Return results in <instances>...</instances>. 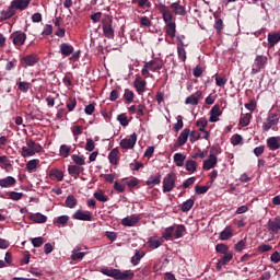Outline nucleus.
<instances>
[{
    "instance_id": "7",
    "label": "nucleus",
    "mask_w": 280,
    "mask_h": 280,
    "mask_svg": "<svg viewBox=\"0 0 280 280\" xmlns=\"http://www.w3.org/2000/svg\"><path fill=\"white\" fill-rule=\"evenodd\" d=\"M10 40L13 43L14 47H23L25 40H27V34L21 31H15L10 35Z\"/></svg>"
},
{
    "instance_id": "19",
    "label": "nucleus",
    "mask_w": 280,
    "mask_h": 280,
    "mask_svg": "<svg viewBox=\"0 0 280 280\" xmlns=\"http://www.w3.org/2000/svg\"><path fill=\"white\" fill-rule=\"evenodd\" d=\"M147 85H148V82H145V80L136 78V80L133 81V86L139 95H141L142 93H145Z\"/></svg>"
},
{
    "instance_id": "12",
    "label": "nucleus",
    "mask_w": 280,
    "mask_h": 280,
    "mask_svg": "<svg viewBox=\"0 0 280 280\" xmlns=\"http://www.w3.org/2000/svg\"><path fill=\"white\" fill-rule=\"evenodd\" d=\"M279 124V114L277 113H269L267 117V122H264L262 130L268 132L272 126H277Z\"/></svg>"
},
{
    "instance_id": "58",
    "label": "nucleus",
    "mask_w": 280,
    "mask_h": 280,
    "mask_svg": "<svg viewBox=\"0 0 280 280\" xmlns=\"http://www.w3.org/2000/svg\"><path fill=\"white\" fill-rule=\"evenodd\" d=\"M117 121H119L120 126H128V124H130V121L128 120V116H126V114H120L117 116Z\"/></svg>"
},
{
    "instance_id": "55",
    "label": "nucleus",
    "mask_w": 280,
    "mask_h": 280,
    "mask_svg": "<svg viewBox=\"0 0 280 280\" xmlns=\"http://www.w3.org/2000/svg\"><path fill=\"white\" fill-rule=\"evenodd\" d=\"M8 196L10 200L19 201L23 198V192L9 191Z\"/></svg>"
},
{
    "instance_id": "44",
    "label": "nucleus",
    "mask_w": 280,
    "mask_h": 280,
    "mask_svg": "<svg viewBox=\"0 0 280 280\" xmlns=\"http://www.w3.org/2000/svg\"><path fill=\"white\" fill-rule=\"evenodd\" d=\"M231 143H232V145H243L244 138H242V135L236 133V135L232 136Z\"/></svg>"
},
{
    "instance_id": "60",
    "label": "nucleus",
    "mask_w": 280,
    "mask_h": 280,
    "mask_svg": "<svg viewBox=\"0 0 280 280\" xmlns=\"http://www.w3.org/2000/svg\"><path fill=\"white\" fill-rule=\"evenodd\" d=\"M190 143H196L200 139V132L198 130H194L189 133Z\"/></svg>"
},
{
    "instance_id": "42",
    "label": "nucleus",
    "mask_w": 280,
    "mask_h": 280,
    "mask_svg": "<svg viewBox=\"0 0 280 280\" xmlns=\"http://www.w3.org/2000/svg\"><path fill=\"white\" fill-rule=\"evenodd\" d=\"M250 119H253V114L247 113L245 116L240 118V126H242V128H246V126H248L250 124Z\"/></svg>"
},
{
    "instance_id": "45",
    "label": "nucleus",
    "mask_w": 280,
    "mask_h": 280,
    "mask_svg": "<svg viewBox=\"0 0 280 280\" xmlns=\"http://www.w3.org/2000/svg\"><path fill=\"white\" fill-rule=\"evenodd\" d=\"M145 254H141V252L137 250L136 254L131 257V264L132 266H139V261H141V259H143V256Z\"/></svg>"
},
{
    "instance_id": "53",
    "label": "nucleus",
    "mask_w": 280,
    "mask_h": 280,
    "mask_svg": "<svg viewBox=\"0 0 280 280\" xmlns=\"http://www.w3.org/2000/svg\"><path fill=\"white\" fill-rule=\"evenodd\" d=\"M214 30L217 31V34H222V31L224 30V22L222 19L215 20Z\"/></svg>"
},
{
    "instance_id": "25",
    "label": "nucleus",
    "mask_w": 280,
    "mask_h": 280,
    "mask_svg": "<svg viewBox=\"0 0 280 280\" xmlns=\"http://www.w3.org/2000/svg\"><path fill=\"white\" fill-rule=\"evenodd\" d=\"M30 220L35 222V224H45V222H47V215L37 212L35 214L30 215Z\"/></svg>"
},
{
    "instance_id": "34",
    "label": "nucleus",
    "mask_w": 280,
    "mask_h": 280,
    "mask_svg": "<svg viewBox=\"0 0 280 280\" xmlns=\"http://www.w3.org/2000/svg\"><path fill=\"white\" fill-rule=\"evenodd\" d=\"M280 42V34L273 33L268 35V46L275 47Z\"/></svg>"
},
{
    "instance_id": "30",
    "label": "nucleus",
    "mask_w": 280,
    "mask_h": 280,
    "mask_svg": "<svg viewBox=\"0 0 280 280\" xmlns=\"http://www.w3.org/2000/svg\"><path fill=\"white\" fill-rule=\"evenodd\" d=\"M267 148H269V150H279L280 148V143H279V139H277V137H270L267 140Z\"/></svg>"
},
{
    "instance_id": "43",
    "label": "nucleus",
    "mask_w": 280,
    "mask_h": 280,
    "mask_svg": "<svg viewBox=\"0 0 280 280\" xmlns=\"http://www.w3.org/2000/svg\"><path fill=\"white\" fill-rule=\"evenodd\" d=\"M197 167H198V163L196 161L188 160L186 162V171L187 172H190L191 174H194V172H196Z\"/></svg>"
},
{
    "instance_id": "37",
    "label": "nucleus",
    "mask_w": 280,
    "mask_h": 280,
    "mask_svg": "<svg viewBox=\"0 0 280 280\" xmlns=\"http://www.w3.org/2000/svg\"><path fill=\"white\" fill-rule=\"evenodd\" d=\"M174 231H175L174 225L166 228L162 234L163 240H166V242L172 240V237H174Z\"/></svg>"
},
{
    "instance_id": "18",
    "label": "nucleus",
    "mask_w": 280,
    "mask_h": 280,
    "mask_svg": "<svg viewBox=\"0 0 280 280\" xmlns=\"http://www.w3.org/2000/svg\"><path fill=\"white\" fill-rule=\"evenodd\" d=\"M139 220H141V217L139 215H130L126 217L121 220L122 226H135V224H139Z\"/></svg>"
},
{
    "instance_id": "59",
    "label": "nucleus",
    "mask_w": 280,
    "mask_h": 280,
    "mask_svg": "<svg viewBox=\"0 0 280 280\" xmlns=\"http://www.w3.org/2000/svg\"><path fill=\"white\" fill-rule=\"evenodd\" d=\"M207 191H209V186H200V185L195 186V194H197L198 196L202 194H207Z\"/></svg>"
},
{
    "instance_id": "4",
    "label": "nucleus",
    "mask_w": 280,
    "mask_h": 280,
    "mask_svg": "<svg viewBox=\"0 0 280 280\" xmlns=\"http://www.w3.org/2000/svg\"><path fill=\"white\" fill-rule=\"evenodd\" d=\"M26 145L22 148V156L25 159L27 156H34L38 152H43V147L38 143H35L34 140H28Z\"/></svg>"
},
{
    "instance_id": "49",
    "label": "nucleus",
    "mask_w": 280,
    "mask_h": 280,
    "mask_svg": "<svg viewBox=\"0 0 280 280\" xmlns=\"http://www.w3.org/2000/svg\"><path fill=\"white\" fill-rule=\"evenodd\" d=\"M177 56L182 62H185L187 60V50L182 46H177Z\"/></svg>"
},
{
    "instance_id": "46",
    "label": "nucleus",
    "mask_w": 280,
    "mask_h": 280,
    "mask_svg": "<svg viewBox=\"0 0 280 280\" xmlns=\"http://www.w3.org/2000/svg\"><path fill=\"white\" fill-rule=\"evenodd\" d=\"M38 163H40V160H31L26 163V170L27 172L32 173L34 170L38 167Z\"/></svg>"
},
{
    "instance_id": "24",
    "label": "nucleus",
    "mask_w": 280,
    "mask_h": 280,
    "mask_svg": "<svg viewBox=\"0 0 280 280\" xmlns=\"http://www.w3.org/2000/svg\"><path fill=\"white\" fill-rule=\"evenodd\" d=\"M231 237H233V228L231 225L226 226L219 234V240H221V242H226V240H231Z\"/></svg>"
},
{
    "instance_id": "13",
    "label": "nucleus",
    "mask_w": 280,
    "mask_h": 280,
    "mask_svg": "<svg viewBox=\"0 0 280 280\" xmlns=\"http://www.w3.org/2000/svg\"><path fill=\"white\" fill-rule=\"evenodd\" d=\"M73 220H81L82 222H91L93 220V215L91 214L90 211H83V210H77L72 214Z\"/></svg>"
},
{
    "instance_id": "54",
    "label": "nucleus",
    "mask_w": 280,
    "mask_h": 280,
    "mask_svg": "<svg viewBox=\"0 0 280 280\" xmlns=\"http://www.w3.org/2000/svg\"><path fill=\"white\" fill-rule=\"evenodd\" d=\"M233 260V254L232 253H225L223 254V256L220 259V264H224L226 266V264H229L230 261Z\"/></svg>"
},
{
    "instance_id": "62",
    "label": "nucleus",
    "mask_w": 280,
    "mask_h": 280,
    "mask_svg": "<svg viewBox=\"0 0 280 280\" xmlns=\"http://www.w3.org/2000/svg\"><path fill=\"white\" fill-rule=\"evenodd\" d=\"M85 150L86 152H93V150H95V142L93 141V139H86Z\"/></svg>"
},
{
    "instance_id": "39",
    "label": "nucleus",
    "mask_w": 280,
    "mask_h": 280,
    "mask_svg": "<svg viewBox=\"0 0 280 280\" xmlns=\"http://www.w3.org/2000/svg\"><path fill=\"white\" fill-rule=\"evenodd\" d=\"M75 106H78V101L75 97L70 96L66 103V107L68 108L69 113H73L75 110Z\"/></svg>"
},
{
    "instance_id": "35",
    "label": "nucleus",
    "mask_w": 280,
    "mask_h": 280,
    "mask_svg": "<svg viewBox=\"0 0 280 280\" xmlns=\"http://www.w3.org/2000/svg\"><path fill=\"white\" fill-rule=\"evenodd\" d=\"M16 86H18L19 91H21V93H27V91H30V86H32V84L26 81H21V78H19V82L16 83Z\"/></svg>"
},
{
    "instance_id": "64",
    "label": "nucleus",
    "mask_w": 280,
    "mask_h": 280,
    "mask_svg": "<svg viewBox=\"0 0 280 280\" xmlns=\"http://www.w3.org/2000/svg\"><path fill=\"white\" fill-rule=\"evenodd\" d=\"M272 248V245H266V244H262L260 246H258L257 250L259 253H269V250Z\"/></svg>"
},
{
    "instance_id": "51",
    "label": "nucleus",
    "mask_w": 280,
    "mask_h": 280,
    "mask_svg": "<svg viewBox=\"0 0 280 280\" xmlns=\"http://www.w3.org/2000/svg\"><path fill=\"white\" fill-rule=\"evenodd\" d=\"M214 80L217 86H225L226 82L229 81L226 77H220L218 73L214 74Z\"/></svg>"
},
{
    "instance_id": "56",
    "label": "nucleus",
    "mask_w": 280,
    "mask_h": 280,
    "mask_svg": "<svg viewBox=\"0 0 280 280\" xmlns=\"http://www.w3.org/2000/svg\"><path fill=\"white\" fill-rule=\"evenodd\" d=\"M209 121L207 119H199L196 121V127L199 128L200 132H205V128H207Z\"/></svg>"
},
{
    "instance_id": "11",
    "label": "nucleus",
    "mask_w": 280,
    "mask_h": 280,
    "mask_svg": "<svg viewBox=\"0 0 280 280\" xmlns=\"http://www.w3.org/2000/svg\"><path fill=\"white\" fill-rule=\"evenodd\" d=\"M189 132H191V130H189V128H185L179 133V137L177 138L175 144L173 145V152L178 150V148H183V145L187 143V139H189Z\"/></svg>"
},
{
    "instance_id": "9",
    "label": "nucleus",
    "mask_w": 280,
    "mask_h": 280,
    "mask_svg": "<svg viewBox=\"0 0 280 280\" xmlns=\"http://www.w3.org/2000/svg\"><path fill=\"white\" fill-rule=\"evenodd\" d=\"M175 185H176V174L168 173L163 179L164 194L172 191V189H174Z\"/></svg>"
},
{
    "instance_id": "20",
    "label": "nucleus",
    "mask_w": 280,
    "mask_h": 280,
    "mask_svg": "<svg viewBox=\"0 0 280 280\" xmlns=\"http://www.w3.org/2000/svg\"><path fill=\"white\" fill-rule=\"evenodd\" d=\"M50 180H58V183L65 179V173L58 168H52L49 171Z\"/></svg>"
},
{
    "instance_id": "3",
    "label": "nucleus",
    "mask_w": 280,
    "mask_h": 280,
    "mask_svg": "<svg viewBox=\"0 0 280 280\" xmlns=\"http://www.w3.org/2000/svg\"><path fill=\"white\" fill-rule=\"evenodd\" d=\"M103 35L108 40H115V27L113 26V18H105L102 20Z\"/></svg>"
},
{
    "instance_id": "2",
    "label": "nucleus",
    "mask_w": 280,
    "mask_h": 280,
    "mask_svg": "<svg viewBox=\"0 0 280 280\" xmlns=\"http://www.w3.org/2000/svg\"><path fill=\"white\" fill-rule=\"evenodd\" d=\"M103 275H106V277H112L113 279L117 280H131L135 279V272L130 270H126L121 272L119 269H108V268H103L101 270Z\"/></svg>"
},
{
    "instance_id": "15",
    "label": "nucleus",
    "mask_w": 280,
    "mask_h": 280,
    "mask_svg": "<svg viewBox=\"0 0 280 280\" xmlns=\"http://www.w3.org/2000/svg\"><path fill=\"white\" fill-rule=\"evenodd\" d=\"M220 116H222V110L220 109V105H214L210 110V118L209 121L211 124H215L217 121H220Z\"/></svg>"
},
{
    "instance_id": "63",
    "label": "nucleus",
    "mask_w": 280,
    "mask_h": 280,
    "mask_svg": "<svg viewBox=\"0 0 280 280\" xmlns=\"http://www.w3.org/2000/svg\"><path fill=\"white\" fill-rule=\"evenodd\" d=\"M185 104H190L191 106H198V96L190 95L186 97Z\"/></svg>"
},
{
    "instance_id": "41",
    "label": "nucleus",
    "mask_w": 280,
    "mask_h": 280,
    "mask_svg": "<svg viewBox=\"0 0 280 280\" xmlns=\"http://www.w3.org/2000/svg\"><path fill=\"white\" fill-rule=\"evenodd\" d=\"M122 97L126 101V104H132V102H135V92H132V90L126 89Z\"/></svg>"
},
{
    "instance_id": "38",
    "label": "nucleus",
    "mask_w": 280,
    "mask_h": 280,
    "mask_svg": "<svg viewBox=\"0 0 280 280\" xmlns=\"http://www.w3.org/2000/svg\"><path fill=\"white\" fill-rule=\"evenodd\" d=\"M71 159L78 166L86 165V158H84V155L73 154L71 155Z\"/></svg>"
},
{
    "instance_id": "17",
    "label": "nucleus",
    "mask_w": 280,
    "mask_h": 280,
    "mask_svg": "<svg viewBox=\"0 0 280 280\" xmlns=\"http://www.w3.org/2000/svg\"><path fill=\"white\" fill-rule=\"evenodd\" d=\"M16 185V178L13 176H7L0 179V187L2 189H9L10 187H14Z\"/></svg>"
},
{
    "instance_id": "6",
    "label": "nucleus",
    "mask_w": 280,
    "mask_h": 280,
    "mask_svg": "<svg viewBox=\"0 0 280 280\" xmlns=\"http://www.w3.org/2000/svg\"><path fill=\"white\" fill-rule=\"evenodd\" d=\"M20 62L23 69H27L28 67H36L38 62H40V58L36 54H30L20 59Z\"/></svg>"
},
{
    "instance_id": "8",
    "label": "nucleus",
    "mask_w": 280,
    "mask_h": 280,
    "mask_svg": "<svg viewBox=\"0 0 280 280\" xmlns=\"http://www.w3.org/2000/svg\"><path fill=\"white\" fill-rule=\"evenodd\" d=\"M158 10L162 14V19H163L165 24L176 23V21L174 19V14L172 13V11L170 10L168 7H166L163 3H160L159 7H158Z\"/></svg>"
},
{
    "instance_id": "57",
    "label": "nucleus",
    "mask_w": 280,
    "mask_h": 280,
    "mask_svg": "<svg viewBox=\"0 0 280 280\" xmlns=\"http://www.w3.org/2000/svg\"><path fill=\"white\" fill-rule=\"evenodd\" d=\"M31 243L33 244L34 248H40V246L45 244V240L39 236V237L32 238Z\"/></svg>"
},
{
    "instance_id": "48",
    "label": "nucleus",
    "mask_w": 280,
    "mask_h": 280,
    "mask_svg": "<svg viewBox=\"0 0 280 280\" xmlns=\"http://www.w3.org/2000/svg\"><path fill=\"white\" fill-rule=\"evenodd\" d=\"M162 244H163V238H160V240L155 237L149 238L150 248H159Z\"/></svg>"
},
{
    "instance_id": "1",
    "label": "nucleus",
    "mask_w": 280,
    "mask_h": 280,
    "mask_svg": "<svg viewBox=\"0 0 280 280\" xmlns=\"http://www.w3.org/2000/svg\"><path fill=\"white\" fill-rule=\"evenodd\" d=\"M32 0H13L11 1L9 8L0 12L2 21H10L12 16L16 14V10L23 12L30 8Z\"/></svg>"
},
{
    "instance_id": "50",
    "label": "nucleus",
    "mask_w": 280,
    "mask_h": 280,
    "mask_svg": "<svg viewBox=\"0 0 280 280\" xmlns=\"http://www.w3.org/2000/svg\"><path fill=\"white\" fill-rule=\"evenodd\" d=\"M85 256H86V253L84 252L73 250L71 255V259L72 261H81V259H84Z\"/></svg>"
},
{
    "instance_id": "16",
    "label": "nucleus",
    "mask_w": 280,
    "mask_h": 280,
    "mask_svg": "<svg viewBox=\"0 0 280 280\" xmlns=\"http://www.w3.org/2000/svg\"><path fill=\"white\" fill-rule=\"evenodd\" d=\"M218 165V156L210 154L206 161H203L202 167L206 171L213 170Z\"/></svg>"
},
{
    "instance_id": "28",
    "label": "nucleus",
    "mask_w": 280,
    "mask_h": 280,
    "mask_svg": "<svg viewBox=\"0 0 280 280\" xmlns=\"http://www.w3.org/2000/svg\"><path fill=\"white\" fill-rule=\"evenodd\" d=\"M82 172H84V167H80L78 165L68 166V173L70 174V176H75V178H78V176H80Z\"/></svg>"
},
{
    "instance_id": "36",
    "label": "nucleus",
    "mask_w": 280,
    "mask_h": 280,
    "mask_svg": "<svg viewBox=\"0 0 280 280\" xmlns=\"http://www.w3.org/2000/svg\"><path fill=\"white\" fill-rule=\"evenodd\" d=\"M65 205L68 209H75V207H78V199H75L73 195H70L66 198Z\"/></svg>"
},
{
    "instance_id": "33",
    "label": "nucleus",
    "mask_w": 280,
    "mask_h": 280,
    "mask_svg": "<svg viewBox=\"0 0 280 280\" xmlns=\"http://www.w3.org/2000/svg\"><path fill=\"white\" fill-rule=\"evenodd\" d=\"M194 199H188L186 201H184L179 208H180V211H183V213H187V211H191V209L194 208Z\"/></svg>"
},
{
    "instance_id": "27",
    "label": "nucleus",
    "mask_w": 280,
    "mask_h": 280,
    "mask_svg": "<svg viewBox=\"0 0 280 280\" xmlns=\"http://www.w3.org/2000/svg\"><path fill=\"white\" fill-rule=\"evenodd\" d=\"M147 185L150 188L154 187L155 185H161V173L151 175L147 180Z\"/></svg>"
},
{
    "instance_id": "23",
    "label": "nucleus",
    "mask_w": 280,
    "mask_h": 280,
    "mask_svg": "<svg viewBox=\"0 0 280 280\" xmlns=\"http://www.w3.org/2000/svg\"><path fill=\"white\" fill-rule=\"evenodd\" d=\"M74 48L72 45L68 44V43H62L60 44V54L61 56H65L66 58L71 56V54H73Z\"/></svg>"
},
{
    "instance_id": "61",
    "label": "nucleus",
    "mask_w": 280,
    "mask_h": 280,
    "mask_svg": "<svg viewBox=\"0 0 280 280\" xmlns=\"http://www.w3.org/2000/svg\"><path fill=\"white\" fill-rule=\"evenodd\" d=\"M141 27H152V21L148 16L140 18Z\"/></svg>"
},
{
    "instance_id": "26",
    "label": "nucleus",
    "mask_w": 280,
    "mask_h": 280,
    "mask_svg": "<svg viewBox=\"0 0 280 280\" xmlns=\"http://www.w3.org/2000/svg\"><path fill=\"white\" fill-rule=\"evenodd\" d=\"M108 161L112 165H117L119 163V149H113L108 154Z\"/></svg>"
},
{
    "instance_id": "52",
    "label": "nucleus",
    "mask_w": 280,
    "mask_h": 280,
    "mask_svg": "<svg viewBox=\"0 0 280 280\" xmlns=\"http://www.w3.org/2000/svg\"><path fill=\"white\" fill-rule=\"evenodd\" d=\"M215 250L221 255H226V253H229V246H226L224 243H220L215 245Z\"/></svg>"
},
{
    "instance_id": "21",
    "label": "nucleus",
    "mask_w": 280,
    "mask_h": 280,
    "mask_svg": "<svg viewBox=\"0 0 280 280\" xmlns=\"http://www.w3.org/2000/svg\"><path fill=\"white\" fill-rule=\"evenodd\" d=\"M268 229L272 233H279V231H280V217H276L275 219H270L268 221Z\"/></svg>"
},
{
    "instance_id": "47",
    "label": "nucleus",
    "mask_w": 280,
    "mask_h": 280,
    "mask_svg": "<svg viewBox=\"0 0 280 280\" xmlns=\"http://www.w3.org/2000/svg\"><path fill=\"white\" fill-rule=\"evenodd\" d=\"M59 152H60L61 156H63V159H67L69 156V154L71 153V145L61 144Z\"/></svg>"
},
{
    "instance_id": "14",
    "label": "nucleus",
    "mask_w": 280,
    "mask_h": 280,
    "mask_svg": "<svg viewBox=\"0 0 280 280\" xmlns=\"http://www.w3.org/2000/svg\"><path fill=\"white\" fill-rule=\"evenodd\" d=\"M170 9L173 10L174 14L178 16H185L187 14V9L185 8V5L180 4V1L173 2L170 5Z\"/></svg>"
},
{
    "instance_id": "22",
    "label": "nucleus",
    "mask_w": 280,
    "mask_h": 280,
    "mask_svg": "<svg viewBox=\"0 0 280 280\" xmlns=\"http://www.w3.org/2000/svg\"><path fill=\"white\" fill-rule=\"evenodd\" d=\"M144 65L148 66L149 71H152L153 73H156V71H161V69H163V63L159 60H150Z\"/></svg>"
},
{
    "instance_id": "10",
    "label": "nucleus",
    "mask_w": 280,
    "mask_h": 280,
    "mask_svg": "<svg viewBox=\"0 0 280 280\" xmlns=\"http://www.w3.org/2000/svg\"><path fill=\"white\" fill-rule=\"evenodd\" d=\"M119 145L122 150H133L135 145H137V133L133 132L129 136V138L120 140Z\"/></svg>"
},
{
    "instance_id": "40",
    "label": "nucleus",
    "mask_w": 280,
    "mask_h": 280,
    "mask_svg": "<svg viewBox=\"0 0 280 280\" xmlns=\"http://www.w3.org/2000/svg\"><path fill=\"white\" fill-rule=\"evenodd\" d=\"M185 231H187V229L185 228L184 224L176 225V228L174 230L175 240H180V237H183V233H185Z\"/></svg>"
},
{
    "instance_id": "29",
    "label": "nucleus",
    "mask_w": 280,
    "mask_h": 280,
    "mask_svg": "<svg viewBox=\"0 0 280 280\" xmlns=\"http://www.w3.org/2000/svg\"><path fill=\"white\" fill-rule=\"evenodd\" d=\"M173 159L177 167H183V165H185V160L187 159V155L183 153H175Z\"/></svg>"
},
{
    "instance_id": "5",
    "label": "nucleus",
    "mask_w": 280,
    "mask_h": 280,
    "mask_svg": "<svg viewBox=\"0 0 280 280\" xmlns=\"http://www.w3.org/2000/svg\"><path fill=\"white\" fill-rule=\"evenodd\" d=\"M267 63H268V57L264 55H257L255 58L254 65L252 67V74L257 75V73H260L261 69H264V67H266Z\"/></svg>"
},
{
    "instance_id": "32",
    "label": "nucleus",
    "mask_w": 280,
    "mask_h": 280,
    "mask_svg": "<svg viewBox=\"0 0 280 280\" xmlns=\"http://www.w3.org/2000/svg\"><path fill=\"white\" fill-rule=\"evenodd\" d=\"M165 25H166V35L170 36V38H174L176 36V22H171Z\"/></svg>"
},
{
    "instance_id": "31",
    "label": "nucleus",
    "mask_w": 280,
    "mask_h": 280,
    "mask_svg": "<svg viewBox=\"0 0 280 280\" xmlns=\"http://www.w3.org/2000/svg\"><path fill=\"white\" fill-rule=\"evenodd\" d=\"M94 198L98 200V202H108L110 200L106 192L103 189H98L93 194Z\"/></svg>"
}]
</instances>
